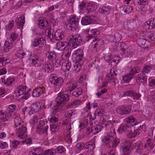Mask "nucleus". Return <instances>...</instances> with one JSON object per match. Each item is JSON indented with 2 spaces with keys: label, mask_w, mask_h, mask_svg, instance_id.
I'll return each instance as SVG.
<instances>
[{
  "label": "nucleus",
  "mask_w": 155,
  "mask_h": 155,
  "mask_svg": "<svg viewBox=\"0 0 155 155\" xmlns=\"http://www.w3.org/2000/svg\"><path fill=\"white\" fill-rule=\"evenodd\" d=\"M50 81L55 87L61 86L64 83L63 80L62 78L57 77L53 74H51L50 76Z\"/></svg>",
  "instance_id": "0eeeda50"
},
{
  "label": "nucleus",
  "mask_w": 155,
  "mask_h": 155,
  "mask_svg": "<svg viewBox=\"0 0 155 155\" xmlns=\"http://www.w3.org/2000/svg\"><path fill=\"white\" fill-rule=\"evenodd\" d=\"M84 144L83 143H79L75 146V149L77 153L80 152L84 148Z\"/></svg>",
  "instance_id": "09e8293b"
},
{
  "label": "nucleus",
  "mask_w": 155,
  "mask_h": 155,
  "mask_svg": "<svg viewBox=\"0 0 155 155\" xmlns=\"http://www.w3.org/2000/svg\"><path fill=\"white\" fill-rule=\"evenodd\" d=\"M45 42L44 38L41 36H38L35 38L32 42V46L34 47H38L40 50L43 49Z\"/></svg>",
  "instance_id": "423d86ee"
},
{
  "label": "nucleus",
  "mask_w": 155,
  "mask_h": 155,
  "mask_svg": "<svg viewBox=\"0 0 155 155\" xmlns=\"http://www.w3.org/2000/svg\"><path fill=\"white\" fill-rule=\"evenodd\" d=\"M68 39L74 48H77L80 45L83 41L82 37L79 35H70L68 37Z\"/></svg>",
  "instance_id": "f03ea898"
},
{
  "label": "nucleus",
  "mask_w": 155,
  "mask_h": 155,
  "mask_svg": "<svg viewBox=\"0 0 155 155\" xmlns=\"http://www.w3.org/2000/svg\"><path fill=\"white\" fill-rule=\"evenodd\" d=\"M84 52L81 49H77L73 53L72 55L76 58V61L81 62V63H83L82 59L83 58Z\"/></svg>",
  "instance_id": "2eb2a0df"
},
{
  "label": "nucleus",
  "mask_w": 155,
  "mask_h": 155,
  "mask_svg": "<svg viewBox=\"0 0 155 155\" xmlns=\"http://www.w3.org/2000/svg\"><path fill=\"white\" fill-rule=\"evenodd\" d=\"M54 64L52 63L45 65L43 67L42 71L45 72H51L54 70Z\"/></svg>",
  "instance_id": "bb28decb"
},
{
  "label": "nucleus",
  "mask_w": 155,
  "mask_h": 155,
  "mask_svg": "<svg viewBox=\"0 0 155 155\" xmlns=\"http://www.w3.org/2000/svg\"><path fill=\"white\" fill-rule=\"evenodd\" d=\"M45 90L43 87H37L32 92V95L34 97H38L43 93Z\"/></svg>",
  "instance_id": "412c9836"
},
{
  "label": "nucleus",
  "mask_w": 155,
  "mask_h": 155,
  "mask_svg": "<svg viewBox=\"0 0 155 155\" xmlns=\"http://www.w3.org/2000/svg\"><path fill=\"white\" fill-rule=\"evenodd\" d=\"M62 105L57 103L56 105L54 106L53 108H52L51 111V114H56L58 112H59L62 109Z\"/></svg>",
  "instance_id": "2f4dec72"
},
{
  "label": "nucleus",
  "mask_w": 155,
  "mask_h": 155,
  "mask_svg": "<svg viewBox=\"0 0 155 155\" xmlns=\"http://www.w3.org/2000/svg\"><path fill=\"white\" fill-rule=\"evenodd\" d=\"M137 22L135 19L129 20L126 23V24H124V27H126V28L129 30H134L136 29L137 27Z\"/></svg>",
  "instance_id": "6ab92c4d"
},
{
  "label": "nucleus",
  "mask_w": 155,
  "mask_h": 155,
  "mask_svg": "<svg viewBox=\"0 0 155 155\" xmlns=\"http://www.w3.org/2000/svg\"><path fill=\"white\" fill-rule=\"evenodd\" d=\"M140 71V69L138 67H134L132 68L130 73L133 76L134 74L139 72Z\"/></svg>",
  "instance_id": "bf43d9fd"
},
{
  "label": "nucleus",
  "mask_w": 155,
  "mask_h": 155,
  "mask_svg": "<svg viewBox=\"0 0 155 155\" xmlns=\"http://www.w3.org/2000/svg\"><path fill=\"white\" fill-rule=\"evenodd\" d=\"M82 93V90L81 88H78L75 90L72 93V95L76 97H78Z\"/></svg>",
  "instance_id": "864d4df0"
},
{
  "label": "nucleus",
  "mask_w": 155,
  "mask_h": 155,
  "mask_svg": "<svg viewBox=\"0 0 155 155\" xmlns=\"http://www.w3.org/2000/svg\"><path fill=\"white\" fill-rule=\"evenodd\" d=\"M39 105V104L34 103L31 104L30 107H29L31 109V112L32 113V114L35 112H37L39 110L40 108H41V106H40V107Z\"/></svg>",
  "instance_id": "72a5a7b5"
},
{
  "label": "nucleus",
  "mask_w": 155,
  "mask_h": 155,
  "mask_svg": "<svg viewBox=\"0 0 155 155\" xmlns=\"http://www.w3.org/2000/svg\"><path fill=\"white\" fill-rule=\"evenodd\" d=\"M130 128V126L127 125H121L118 128L117 131L119 134H121L126 131H129L131 130Z\"/></svg>",
  "instance_id": "c756f323"
},
{
  "label": "nucleus",
  "mask_w": 155,
  "mask_h": 155,
  "mask_svg": "<svg viewBox=\"0 0 155 155\" xmlns=\"http://www.w3.org/2000/svg\"><path fill=\"white\" fill-rule=\"evenodd\" d=\"M131 145V143L129 140H125L122 143L121 147L123 152L122 155H130L132 151Z\"/></svg>",
  "instance_id": "39448f33"
},
{
  "label": "nucleus",
  "mask_w": 155,
  "mask_h": 155,
  "mask_svg": "<svg viewBox=\"0 0 155 155\" xmlns=\"http://www.w3.org/2000/svg\"><path fill=\"white\" fill-rule=\"evenodd\" d=\"M27 87L26 86L19 85L17 87L15 91V92L17 96H19L23 94L27 91Z\"/></svg>",
  "instance_id": "a211bd4d"
},
{
  "label": "nucleus",
  "mask_w": 155,
  "mask_h": 155,
  "mask_svg": "<svg viewBox=\"0 0 155 155\" xmlns=\"http://www.w3.org/2000/svg\"><path fill=\"white\" fill-rule=\"evenodd\" d=\"M71 63L70 61L68 60L62 64L61 69L65 72L68 71L71 68Z\"/></svg>",
  "instance_id": "b1692460"
},
{
  "label": "nucleus",
  "mask_w": 155,
  "mask_h": 155,
  "mask_svg": "<svg viewBox=\"0 0 155 155\" xmlns=\"http://www.w3.org/2000/svg\"><path fill=\"white\" fill-rule=\"evenodd\" d=\"M102 124L104 126V128H105V129L107 130H109L116 125L115 121L113 120L105 121Z\"/></svg>",
  "instance_id": "a878e982"
},
{
  "label": "nucleus",
  "mask_w": 155,
  "mask_h": 155,
  "mask_svg": "<svg viewBox=\"0 0 155 155\" xmlns=\"http://www.w3.org/2000/svg\"><path fill=\"white\" fill-rule=\"evenodd\" d=\"M98 11L100 13L104 15H107L110 13V9L108 6H106L99 8Z\"/></svg>",
  "instance_id": "ea45409f"
},
{
  "label": "nucleus",
  "mask_w": 155,
  "mask_h": 155,
  "mask_svg": "<svg viewBox=\"0 0 155 155\" xmlns=\"http://www.w3.org/2000/svg\"><path fill=\"white\" fill-rule=\"evenodd\" d=\"M124 121L130 124L131 127L137 124L136 119L133 115H130L124 120Z\"/></svg>",
  "instance_id": "dca6fc26"
},
{
  "label": "nucleus",
  "mask_w": 155,
  "mask_h": 155,
  "mask_svg": "<svg viewBox=\"0 0 155 155\" xmlns=\"http://www.w3.org/2000/svg\"><path fill=\"white\" fill-rule=\"evenodd\" d=\"M32 64L36 67H38L41 65L43 62V59L41 57L38 56L37 54H33L31 55Z\"/></svg>",
  "instance_id": "6e6552de"
},
{
  "label": "nucleus",
  "mask_w": 155,
  "mask_h": 155,
  "mask_svg": "<svg viewBox=\"0 0 155 155\" xmlns=\"http://www.w3.org/2000/svg\"><path fill=\"white\" fill-rule=\"evenodd\" d=\"M14 26V21L12 20H10L8 25L6 26V29L8 30H10Z\"/></svg>",
  "instance_id": "e2e57ef3"
},
{
  "label": "nucleus",
  "mask_w": 155,
  "mask_h": 155,
  "mask_svg": "<svg viewBox=\"0 0 155 155\" xmlns=\"http://www.w3.org/2000/svg\"><path fill=\"white\" fill-rule=\"evenodd\" d=\"M10 110L7 109L5 112L2 113V116L0 117V120L4 121H7L11 117L15 116L16 113Z\"/></svg>",
  "instance_id": "f8f14e48"
},
{
  "label": "nucleus",
  "mask_w": 155,
  "mask_h": 155,
  "mask_svg": "<svg viewBox=\"0 0 155 155\" xmlns=\"http://www.w3.org/2000/svg\"><path fill=\"white\" fill-rule=\"evenodd\" d=\"M38 24L39 27L41 29H45L48 25V22L44 19L40 20Z\"/></svg>",
  "instance_id": "c9c22d12"
},
{
  "label": "nucleus",
  "mask_w": 155,
  "mask_h": 155,
  "mask_svg": "<svg viewBox=\"0 0 155 155\" xmlns=\"http://www.w3.org/2000/svg\"><path fill=\"white\" fill-rule=\"evenodd\" d=\"M56 153L55 150L51 149L48 150L44 153L43 155H54Z\"/></svg>",
  "instance_id": "13d9d810"
},
{
  "label": "nucleus",
  "mask_w": 155,
  "mask_h": 155,
  "mask_svg": "<svg viewBox=\"0 0 155 155\" xmlns=\"http://www.w3.org/2000/svg\"><path fill=\"white\" fill-rule=\"evenodd\" d=\"M69 96L66 94H59L56 98V101L57 103L62 105L67 102L69 99Z\"/></svg>",
  "instance_id": "9b49d317"
},
{
  "label": "nucleus",
  "mask_w": 155,
  "mask_h": 155,
  "mask_svg": "<svg viewBox=\"0 0 155 155\" xmlns=\"http://www.w3.org/2000/svg\"><path fill=\"white\" fill-rule=\"evenodd\" d=\"M67 43H68L66 42L59 41L56 43V47L58 50H61L62 49H64V48L67 45Z\"/></svg>",
  "instance_id": "c03bdc74"
},
{
  "label": "nucleus",
  "mask_w": 155,
  "mask_h": 155,
  "mask_svg": "<svg viewBox=\"0 0 155 155\" xmlns=\"http://www.w3.org/2000/svg\"><path fill=\"white\" fill-rule=\"evenodd\" d=\"M82 64L81 63V62L76 61L75 62L73 63V66L71 67V68L73 71L78 73L79 72L81 69V65Z\"/></svg>",
  "instance_id": "7c9ffc66"
},
{
  "label": "nucleus",
  "mask_w": 155,
  "mask_h": 155,
  "mask_svg": "<svg viewBox=\"0 0 155 155\" xmlns=\"http://www.w3.org/2000/svg\"><path fill=\"white\" fill-rule=\"evenodd\" d=\"M16 135L18 137L21 139L25 138L26 136L25 134L27 131V128L24 125L16 127Z\"/></svg>",
  "instance_id": "9d476101"
},
{
  "label": "nucleus",
  "mask_w": 155,
  "mask_h": 155,
  "mask_svg": "<svg viewBox=\"0 0 155 155\" xmlns=\"http://www.w3.org/2000/svg\"><path fill=\"white\" fill-rule=\"evenodd\" d=\"M64 33L60 30H57L54 34L55 39L56 40H62L64 38Z\"/></svg>",
  "instance_id": "cd10ccee"
},
{
  "label": "nucleus",
  "mask_w": 155,
  "mask_h": 155,
  "mask_svg": "<svg viewBox=\"0 0 155 155\" xmlns=\"http://www.w3.org/2000/svg\"><path fill=\"white\" fill-rule=\"evenodd\" d=\"M103 128V124L100 123L92 127V133L94 134H96L101 131Z\"/></svg>",
  "instance_id": "c85d7f7f"
},
{
  "label": "nucleus",
  "mask_w": 155,
  "mask_h": 155,
  "mask_svg": "<svg viewBox=\"0 0 155 155\" xmlns=\"http://www.w3.org/2000/svg\"><path fill=\"white\" fill-rule=\"evenodd\" d=\"M114 37H115V42L116 43L117 42L120 41L122 38V36L120 34L117 33L114 35Z\"/></svg>",
  "instance_id": "680f3d73"
},
{
  "label": "nucleus",
  "mask_w": 155,
  "mask_h": 155,
  "mask_svg": "<svg viewBox=\"0 0 155 155\" xmlns=\"http://www.w3.org/2000/svg\"><path fill=\"white\" fill-rule=\"evenodd\" d=\"M30 108L29 107H26L22 109V113L24 114H28L29 116L32 114Z\"/></svg>",
  "instance_id": "4d7b16f0"
},
{
  "label": "nucleus",
  "mask_w": 155,
  "mask_h": 155,
  "mask_svg": "<svg viewBox=\"0 0 155 155\" xmlns=\"http://www.w3.org/2000/svg\"><path fill=\"white\" fill-rule=\"evenodd\" d=\"M18 36V35L15 32L12 33L11 35V38L9 39L10 41H15L17 39Z\"/></svg>",
  "instance_id": "052dcab7"
},
{
  "label": "nucleus",
  "mask_w": 155,
  "mask_h": 155,
  "mask_svg": "<svg viewBox=\"0 0 155 155\" xmlns=\"http://www.w3.org/2000/svg\"><path fill=\"white\" fill-rule=\"evenodd\" d=\"M64 48V52L62 54L61 57L63 59L65 60L70 57L71 50L70 48V45L68 43H67V45Z\"/></svg>",
  "instance_id": "4468645a"
},
{
  "label": "nucleus",
  "mask_w": 155,
  "mask_h": 155,
  "mask_svg": "<svg viewBox=\"0 0 155 155\" xmlns=\"http://www.w3.org/2000/svg\"><path fill=\"white\" fill-rule=\"evenodd\" d=\"M98 11L100 13L104 15H107L110 13V9L108 6H106L99 8Z\"/></svg>",
  "instance_id": "58836bf2"
},
{
  "label": "nucleus",
  "mask_w": 155,
  "mask_h": 155,
  "mask_svg": "<svg viewBox=\"0 0 155 155\" xmlns=\"http://www.w3.org/2000/svg\"><path fill=\"white\" fill-rule=\"evenodd\" d=\"M15 127L16 128H18L19 126H21L24 125L22 119L19 116H17L14 119Z\"/></svg>",
  "instance_id": "f704fd0d"
},
{
  "label": "nucleus",
  "mask_w": 155,
  "mask_h": 155,
  "mask_svg": "<svg viewBox=\"0 0 155 155\" xmlns=\"http://www.w3.org/2000/svg\"><path fill=\"white\" fill-rule=\"evenodd\" d=\"M78 19L76 16L71 17L66 24V28L69 31H78V30L77 24L78 22Z\"/></svg>",
  "instance_id": "7ed1b4c3"
},
{
  "label": "nucleus",
  "mask_w": 155,
  "mask_h": 155,
  "mask_svg": "<svg viewBox=\"0 0 155 155\" xmlns=\"http://www.w3.org/2000/svg\"><path fill=\"white\" fill-rule=\"evenodd\" d=\"M56 153L58 154H64L66 153V149L62 146H59L58 147L56 150H55Z\"/></svg>",
  "instance_id": "de8ad7c7"
},
{
  "label": "nucleus",
  "mask_w": 155,
  "mask_h": 155,
  "mask_svg": "<svg viewBox=\"0 0 155 155\" xmlns=\"http://www.w3.org/2000/svg\"><path fill=\"white\" fill-rule=\"evenodd\" d=\"M46 55L49 60L53 61L57 58V55L54 51L48 52L46 54Z\"/></svg>",
  "instance_id": "4c0bfd02"
},
{
  "label": "nucleus",
  "mask_w": 155,
  "mask_h": 155,
  "mask_svg": "<svg viewBox=\"0 0 155 155\" xmlns=\"http://www.w3.org/2000/svg\"><path fill=\"white\" fill-rule=\"evenodd\" d=\"M24 19L25 17L24 16H21L18 19L19 21L21 23V24L19 25L20 27H22L23 26L25 22Z\"/></svg>",
  "instance_id": "338daca9"
},
{
  "label": "nucleus",
  "mask_w": 155,
  "mask_h": 155,
  "mask_svg": "<svg viewBox=\"0 0 155 155\" xmlns=\"http://www.w3.org/2000/svg\"><path fill=\"white\" fill-rule=\"evenodd\" d=\"M47 123V121H45L43 120H41L39 121V124L37 127V131L38 132H40L41 131L43 127L45 125V123Z\"/></svg>",
  "instance_id": "3c124183"
},
{
  "label": "nucleus",
  "mask_w": 155,
  "mask_h": 155,
  "mask_svg": "<svg viewBox=\"0 0 155 155\" xmlns=\"http://www.w3.org/2000/svg\"><path fill=\"white\" fill-rule=\"evenodd\" d=\"M32 150L35 152L29 151L28 153L29 155H42L43 153V150L41 147H38L33 148Z\"/></svg>",
  "instance_id": "5701e85b"
},
{
  "label": "nucleus",
  "mask_w": 155,
  "mask_h": 155,
  "mask_svg": "<svg viewBox=\"0 0 155 155\" xmlns=\"http://www.w3.org/2000/svg\"><path fill=\"white\" fill-rule=\"evenodd\" d=\"M1 81L2 83L6 87L11 85L14 81L13 79L10 77L7 78L6 81L5 77L4 78H1Z\"/></svg>",
  "instance_id": "473e14b6"
},
{
  "label": "nucleus",
  "mask_w": 155,
  "mask_h": 155,
  "mask_svg": "<svg viewBox=\"0 0 155 155\" xmlns=\"http://www.w3.org/2000/svg\"><path fill=\"white\" fill-rule=\"evenodd\" d=\"M85 145L86 146V149L87 150L88 152H90L92 151L95 147V144L92 142L87 143H86Z\"/></svg>",
  "instance_id": "37998d69"
},
{
  "label": "nucleus",
  "mask_w": 155,
  "mask_h": 155,
  "mask_svg": "<svg viewBox=\"0 0 155 155\" xmlns=\"http://www.w3.org/2000/svg\"><path fill=\"white\" fill-rule=\"evenodd\" d=\"M131 105L122 106L118 107L116 109L118 113L121 115L128 114L131 110Z\"/></svg>",
  "instance_id": "1a4fd4ad"
},
{
  "label": "nucleus",
  "mask_w": 155,
  "mask_h": 155,
  "mask_svg": "<svg viewBox=\"0 0 155 155\" xmlns=\"http://www.w3.org/2000/svg\"><path fill=\"white\" fill-rule=\"evenodd\" d=\"M81 102V101L80 100H75L72 101L71 103L69 104L66 106V107L68 108L71 107H73L80 104Z\"/></svg>",
  "instance_id": "a18cd8bd"
},
{
  "label": "nucleus",
  "mask_w": 155,
  "mask_h": 155,
  "mask_svg": "<svg viewBox=\"0 0 155 155\" xmlns=\"http://www.w3.org/2000/svg\"><path fill=\"white\" fill-rule=\"evenodd\" d=\"M104 113L103 110L101 107L97 109L95 112V114L97 116H101Z\"/></svg>",
  "instance_id": "6e6d98bb"
},
{
  "label": "nucleus",
  "mask_w": 155,
  "mask_h": 155,
  "mask_svg": "<svg viewBox=\"0 0 155 155\" xmlns=\"http://www.w3.org/2000/svg\"><path fill=\"white\" fill-rule=\"evenodd\" d=\"M89 123V120L87 119H85L83 122L81 123L80 125V127L81 128L83 129L85 127L88 125Z\"/></svg>",
  "instance_id": "69168bd1"
},
{
  "label": "nucleus",
  "mask_w": 155,
  "mask_h": 155,
  "mask_svg": "<svg viewBox=\"0 0 155 155\" xmlns=\"http://www.w3.org/2000/svg\"><path fill=\"white\" fill-rule=\"evenodd\" d=\"M136 42L138 45L145 48H147L151 46V42L149 41L144 38H138L136 40Z\"/></svg>",
  "instance_id": "ddd939ff"
},
{
  "label": "nucleus",
  "mask_w": 155,
  "mask_h": 155,
  "mask_svg": "<svg viewBox=\"0 0 155 155\" xmlns=\"http://www.w3.org/2000/svg\"><path fill=\"white\" fill-rule=\"evenodd\" d=\"M107 62H109L110 61H112L111 62V66L112 67H116L117 64L119 62V60L118 59L116 60L115 59H112L111 56H108V57H107Z\"/></svg>",
  "instance_id": "a19ab883"
},
{
  "label": "nucleus",
  "mask_w": 155,
  "mask_h": 155,
  "mask_svg": "<svg viewBox=\"0 0 155 155\" xmlns=\"http://www.w3.org/2000/svg\"><path fill=\"white\" fill-rule=\"evenodd\" d=\"M89 30L88 35L86 36V41L87 42H90L91 43L95 42L97 39V36H94L98 35L100 31L97 29H92L90 31Z\"/></svg>",
  "instance_id": "20e7f679"
},
{
  "label": "nucleus",
  "mask_w": 155,
  "mask_h": 155,
  "mask_svg": "<svg viewBox=\"0 0 155 155\" xmlns=\"http://www.w3.org/2000/svg\"><path fill=\"white\" fill-rule=\"evenodd\" d=\"M152 68L151 65H147L145 66L142 69V73L148 74Z\"/></svg>",
  "instance_id": "5fc2aeb1"
},
{
  "label": "nucleus",
  "mask_w": 155,
  "mask_h": 155,
  "mask_svg": "<svg viewBox=\"0 0 155 155\" xmlns=\"http://www.w3.org/2000/svg\"><path fill=\"white\" fill-rule=\"evenodd\" d=\"M133 76V75L130 73L127 74L123 77V81L126 83H128L131 81L132 78Z\"/></svg>",
  "instance_id": "603ef678"
},
{
  "label": "nucleus",
  "mask_w": 155,
  "mask_h": 155,
  "mask_svg": "<svg viewBox=\"0 0 155 155\" xmlns=\"http://www.w3.org/2000/svg\"><path fill=\"white\" fill-rule=\"evenodd\" d=\"M103 143L104 145H107L109 148H115L120 143L119 139L117 137L115 138L113 135H108L104 137L102 139Z\"/></svg>",
  "instance_id": "f257e3e1"
},
{
  "label": "nucleus",
  "mask_w": 155,
  "mask_h": 155,
  "mask_svg": "<svg viewBox=\"0 0 155 155\" xmlns=\"http://www.w3.org/2000/svg\"><path fill=\"white\" fill-rule=\"evenodd\" d=\"M97 5L94 3H90L87 4V9L88 11L94 12L97 10Z\"/></svg>",
  "instance_id": "79ce46f5"
},
{
  "label": "nucleus",
  "mask_w": 155,
  "mask_h": 155,
  "mask_svg": "<svg viewBox=\"0 0 155 155\" xmlns=\"http://www.w3.org/2000/svg\"><path fill=\"white\" fill-rule=\"evenodd\" d=\"M147 24L145 25L146 28L152 29L155 28V18H151L146 21Z\"/></svg>",
  "instance_id": "4be33fe9"
},
{
  "label": "nucleus",
  "mask_w": 155,
  "mask_h": 155,
  "mask_svg": "<svg viewBox=\"0 0 155 155\" xmlns=\"http://www.w3.org/2000/svg\"><path fill=\"white\" fill-rule=\"evenodd\" d=\"M147 78L145 74L143 73L138 74L136 77V80L137 82H141L144 84L147 82Z\"/></svg>",
  "instance_id": "393cba45"
},
{
  "label": "nucleus",
  "mask_w": 155,
  "mask_h": 155,
  "mask_svg": "<svg viewBox=\"0 0 155 155\" xmlns=\"http://www.w3.org/2000/svg\"><path fill=\"white\" fill-rule=\"evenodd\" d=\"M120 48L121 50L123 52V54H126L128 53L129 49L127 48V46L125 43H123L120 44Z\"/></svg>",
  "instance_id": "49530a36"
},
{
  "label": "nucleus",
  "mask_w": 155,
  "mask_h": 155,
  "mask_svg": "<svg viewBox=\"0 0 155 155\" xmlns=\"http://www.w3.org/2000/svg\"><path fill=\"white\" fill-rule=\"evenodd\" d=\"M96 17L94 16H85L83 17L81 20V23L83 25H87L91 23L93 19Z\"/></svg>",
  "instance_id": "aec40b11"
},
{
  "label": "nucleus",
  "mask_w": 155,
  "mask_h": 155,
  "mask_svg": "<svg viewBox=\"0 0 155 155\" xmlns=\"http://www.w3.org/2000/svg\"><path fill=\"white\" fill-rule=\"evenodd\" d=\"M25 54V52L23 51V50H18L16 54L18 57L21 58H23L24 57Z\"/></svg>",
  "instance_id": "0e129e2a"
},
{
  "label": "nucleus",
  "mask_w": 155,
  "mask_h": 155,
  "mask_svg": "<svg viewBox=\"0 0 155 155\" xmlns=\"http://www.w3.org/2000/svg\"><path fill=\"white\" fill-rule=\"evenodd\" d=\"M66 84L68 91L70 92L75 89L78 86L77 83L73 79L68 81Z\"/></svg>",
  "instance_id": "f3484780"
},
{
  "label": "nucleus",
  "mask_w": 155,
  "mask_h": 155,
  "mask_svg": "<svg viewBox=\"0 0 155 155\" xmlns=\"http://www.w3.org/2000/svg\"><path fill=\"white\" fill-rule=\"evenodd\" d=\"M31 90L30 89H28L27 90V91L24 93L23 95L21 97L22 99L27 100L28 99L29 97L30 96V94L29 93V92Z\"/></svg>",
  "instance_id": "774afa93"
},
{
  "label": "nucleus",
  "mask_w": 155,
  "mask_h": 155,
  "mask_svg": "<svg viewBox=\"0 0 155 155\" xmlns=\"http://www.w3.org/2000/svg\"><path fill=\"white\" fill-rule=\"evenodd\" d=\"M140 128L136 129L134 132H131L127 135V137L128 138H131L135 137L136 136L139 134L140 133L139 131L140 130L141 126H139Z\"/></svg>",
  "instance_id": "e433bc0d"
},
{
  "label": "nucleus",
  "mask_w": 155,
  "mask_h": 155,
  "mask_svg": "<svg viewBox=\"0 0 155 155\" xmlns=\"http://www.w3.org/2000/svg\"><path fill=\"white\" fill-rule=\"evenodd\" d=\"M146 37L152 41H155V33L153 32L147 33L146 34Z\"/></svg>",
  "instance_id": "8fccbe9b"
}]
</instances>
